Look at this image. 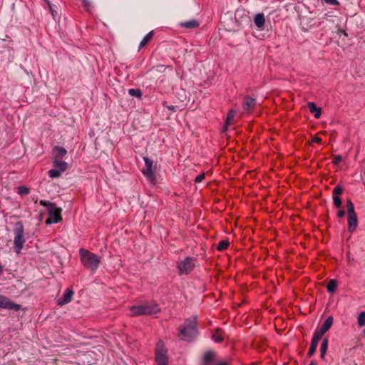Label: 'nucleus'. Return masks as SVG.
I'll return each instance as SVG.
<instances>
[{
    "mask_svg": "<svg viewBox=\"0 0 365 365\" xmlns=\"http://www.w3.org/2000/svg\"><path fill=\"white\" fill-rule=\"evenodd\" d=\"M79 257L83 267L91 272L96 271L101 262V257L84 248L79 250Z\"/></svg>",
    "mask_w": 365,
    "mask_h": 365,
    "instance_id": "f257e3e1",
    "label": "nucleus"
},
{
    "mask_svg": "<svg viewBox=\"0 0 365 365\" xmlns=\"http://www.w3.org/2000/svg\"><path fill=\"white\" fill-rule=\"evenodd\" d=\"M130 315L136 317L140 315H151L160 311L159 306L155 303H146L138 306H133L129 308Z\"/></svg>",
    "mask_w": 365,
    "mask_h": 365,
    "instance_id": "f03ea898",
    "label": "nucleus"
},
{
    "mask_svg": "<svg viewBox=\"0 0 365 365\" xmlns=\"http://www.w3.org/2000/svg\"><path fill=\"white\" fill-rule=\"evenodd\" d=\"M197 333L196 319H187L180 328L179 336L182 340L190 341Z\"/></svg>",
    "mask_w": 365,
    "mask_h": 365,
    "instance_id": "7ed1b4c3",
    "label": "nucleus"
},
{
    "mask_svg": "<svg viewBox=\"0 0 365 365\" xmlns=\"http://www.w3.org/2000/svg\"><path fill=\"white\" fill-rule=\"evenodd\" d=\"M155 361L157 365H168V351L163 340L157 342L155 349Z\"/></svg>",
    "mask_w": 365,
    "mask_h": 365,
    "instance_id": "20e7f679",
    "label": "nucleus"
},
{
    "mask_svg": "<svg viewBox=\"0 0 365 365\" xmlns=\"http://www.w3.org/2000/svg\"><path fill=\"white\" fill-rule=\"evenodd\" d=\"M14 249L16 254H20L25 243L24 237V229L22 223L18 222L16 223L14 230Z\"/></svg>",
    "mask_w": 365,
    "mask_h": 365,
    "instance_id": "39448f33",
    "label": "nucleus"
},
{
    "mask_svg": "<svg viewBox=\"0 0 365 365\" xmlns=\"http://www.w3.org/2000/svg\"><path fill=\"white\" fill-rule=\"evenodd\" d=\"M195 258L187 257L177 262L178 272L180 275L188 274L195 267Z\"/></svg>",
    "mask_w": 365,
    "mask_h": 365,
    "instance_id": "423d86ee",
    "label": "nucleus"
},
{
    "mask_svg": "<svg viewBox=\"0 0 365 365\" xmlns=\"http://www.w3.org/2000/svg\"><path fill=\"white\" fill-rule=\"evenodd\" d=\"M143 160L145 161V166L143 169V173L150 182L154 183L155 182L156 177L153 170V160L148 157H144Z\"/></svg>",
    "mask_w": 365,
    "mask_h": 365,
    "instance_id": "0eeeda50",
    "label": "nucleus"
},
{
    "mask_svg": "<svg viewBox=\"0 0 365 365\" xmlns=\"http://www.w3.org/2000/svg\"><path fill=\"white\" fill-rule=\"evenodd\" d=\"M61 208L52 207L48 210V217L46 220V224L58 223L62 220Z\"/></svg>",
    "mask_w": 365,
    "mask_h": 365,
    "instance_id": "6e6552de",
    "label": "nucleus"
},
{
    "mask_svg": "<svg viewBox=\"0 0 365 365\" xmlns=\"http://www.w3.org/2000/svg\"><path fill=\"white\" fill-rule=\"evenodd\" d=\"M0 308L17 312L21 309V305L13 302L6 296L0 295Z\"/></svg>",
    "mask_w": 365,
    "mask_h": 365,
    "instance_id": "1a4fd4ad",
    "label": "nucleus"
},
{
    "mask_svg": "<svg viewBox=\"0 0 365 365\" xmlns=\"http://www.w3.org/2000/svg\"><path fill=\"white\" fill-rule=\"evenodd\" d=\"M73 294L74 292L72 288H68L63 296L57 300L58 305L63 306L69 303L73 299Z\"/></svg>",
    "mask_w": 365,
    "mask_h": 365,
    "instance_id": "9d476101",
    "label": "nucleus"
},
{
    "mask_svg": "<svg viewBox=\"0 0 365 365\" xmlns=\"http://www.w3.org/2000/svg\"><path fill=\"white\" fill-rule=\"evenodd\" d=\"M216 354L213 351H207L204 354L202 365H217Z\"/></svg>",
    "mask_w": 365,
    "mask_h": 365,
    "instance_id": "9b49d317",
    "label": "nucleus"
},
{
    "mask_svg": "<svg viewBox=\"0 0 365 365\" xmlns=\"http://www.w3.org/2000/svg\"><path fill=\"white\" fill-rule=\"evenodd\" d=\"M256 106L255 99L247 96L245 98V100L242 103V108L247 113H251Z\"/></svg>",
    "mask_w": 365,
    "mask_h": 365,
    "instance_id": "f8f14e48",
    "label": "nucleus"
},
{
    "mask_svg": "<svg viewBox=\"0 0 365 365\" xmlns=\"http://www.w3.org/2000/svg\"><path fill=\"white\" fill-rule=\"evenodd\" d=\"M357 216L356 213L348 215V229L349 232H353L357 226Z\"/></svg>",
    "mask_w": 365,
    "mask_h": 365,
    "instance_id": "ddd939ff",
    "label": "nucleus"
},
{
    "mask_svg": "<svg viewBox=\"0 0 365 365\" xmlns=\"http://www.w3.org/2000/svg\"><path fill=\"white\" fill-rule=\"evenodd\" d=\"M334 319L332 317H329L321 327L318 328L317 330L322 334H324L331 327Z\"/></svg>",
    "mask_w": 365,
    "mask_h": 365,
    "instance_id": "4468645a",
    "label": "nucleus"
},
{
    "mask_svg": "<svg viewBox=\"0 0 365 365\" xmlns=\"http://www.w3.org/2000/svg\"><path fill=\"white\" fill-rule=\"evenodd\" d=\"M309 111L314 114L315 118H319L322 114V110L320 108L317 107L316 104L313 102H309L307 103Z\"/></svg>",
    "mask_w": 365,
    "mask_h": 365,
    "instance_id": "2eb2a0df",
    "label": "nucleus"
},
{
    "mask_svg": "<svg viewBox=\"0 0 365 365\" xmlns=\"http://www.w3.org/2000/svg\"><path fill=\"white\" fill-rule=\"evenodd\" d=\"M53 164L55 168L60 170L63 173L67 169L68 165L61 159L53 158Z\"/></svg>",
    "mask_w": 365,
    "mask_h": 365,
    "instance_id": "dca6fc26",
    "label": "nucleus"
},
{
    "mask_svg": "<svg viewBox=\"0 0 365 365\" xmlns=\"http://www.w3.org/2000/svg\"><path fill=\"white\" fill-rule=\"evenodd\" d=\"M53 150L54 156L53 158L62 159L67 154V150L63 147L55 146Z\"/></svg>",
    "mask_w": 365,
    "mask_h": 365,
    "instance_id": "f3484780",
    "label": "nucleus"
},
{
    "mask_svg": "<svg viewBox=\"0 0 365 365\" xmlns=\"http://www.w3.org/2000/svg\"><path fill=\"white\" fill-rule=\"evenodd\" d=\"M255 24L259 29H263L265 24V18L263 14H258L255 17Z\"/></svg>",
    "mask_w": 365,
    "mask_h": 365,
    "instance_id": "a211bd4d",
    "label": "nucleus"
},
{
    "mask_svg": "<svg viewBox=\"0 0 365 365\" xmlns=\"http://www.w3.org/2000/svg\"><path fill=\"white\" fill-rule=\"evenodd\" d=\"M154 36V31H150L141 41L139 45V50L145 47L146 45H148L150 41L152 40L153 37Z\"/></svg>",
    "mask_w": 365,
    "mask_h": 365,
    "instance_id": "6ab92c4d",
    "label": "nucleus"
},
{
    "mask_svg": "<svg viewBox=\"0 0 365 365\" xmlns=\"http://www.w3.org/2000/svg\"><path fill=\"white\" fill-rule=\"evenodd\" d=\"M180 26L183 28L192 29L197 28L200 26V24L196 20H190L187 21L182 22Z\"/></svg>",
    "mask_w": 365,
    "mask_h": 365,
    "instance_id": "aec40b11",
    "label": "nucleus"
},
{
    "mask_svg": "<svg viewBox=\"0 0 365 365\" xmlns=\"http://www.w3.org/2000/svg\"><path fill=\"white\" fill-rule=\"evenodd\" d=\"M212 338L215 342H222L224 340L222 331L220 329H216L215 333L212 336Z\"/></svg>",
    "mask_w": 365,
    "mask_h": 365,
    "instance_id": "412c9836",
    "label": "nucleus"
},
{
    "mask_svg": "<svg viewBox=\"0 0 365 365\" xmlns=\"http://www.w3.org/2000/svg\"><path fill=\"white\" fill-rule=\"evenodd\" d=\"M327 348H328V339H324L321 344V347H320V356L322 359H324V356H325V354H326V352L327 351Z\"/></svg>",
    "mask_w": 365,
    "mask_h": 365,
    "instance_id": "4be33fe9",
    "label": "nucleus"
},
{
    "mask_svg": "<svg viewBox=\"0 0 365 365\" xmlns=\"http://www.w3.org/2000/svg\"><path fill=\"white\" fill-rule=\"evenodd\" d=\"M235 116V110H230L227 115L226 124L227 125H231L234 123V118Z\"/></svg>",
    "mask_w": 365,
    "mask_h": 365,
    "instance_id": "5701e85b",
    "label": "nucleus"
},
{
    "mask_svg": "<svg viewBox=\"0 0 365 365\" xmlns=\"http://www.w3.org/2000/svg\"><path fill=\"white\" fill-rule=\"evenodd\" d=\"M230 242L227 240H221L217 246V249L219 251H223L228 248Z\"/></svg>",
    "mask_w": 365,
    "mask_h": 365,
    "instance_id": "b1692460",
    "label": "nucleus"
},
{
    "mask_svg": "<svg viewBox=\"0 0 365 365\" xmlns=\"http://www.w3.org/2000/svg\"><path fill=\"white\" fill-rule=\"evenodd\" d=\"M337 287L336 281L334 279L330 280L327 284V291L329 292H333L335 291L336 288Z\"/></svg>",
    "mask_w": 365,
    "mask_h": 365,
    "instance_id": "393cba45",
    "label": "nucleus"
},
{
    "mask_svg": "<svg viewBox=\"0 0 365 365\" xmlns=\"http://www.w3.org/2000/svg\"><path fill=\"white\" fill-rule=\"evenodd\" d=\"M62 173L60 170L54 168L48 171V175L51 178H58Z\"/></svg>",
    "mask_w": 365,
    "mask_h": 365,
    "instance_id": "a878e982",
    "label": "nucleus"
},
{
    "mask_svg": "<svg viewBox=\"0 0 365 365\" xmlns=\"http://www.w3.org/2000/svg\"><path fill=\"white\" fill-rule=\"evenodd\" d=\"M323 335H324L323 334H322L320 331H319L317 329L314 334L312 342L315 343L316 344L318 345V342H319V339L323 336Z\"/></svg>",
    "mask_w": 365,
    "mask_h": 365,
    "instance_id": "bb28decb",
    "label": "nucleus"
},
{
    "mask_svg": "<svg viewBox=\"0 0 365 365\" xmlns=\"http://www.w3.org/2000/svg\"><path fill=\"white\" fill-rule=\"evenodd\" d=\"M128 93L131 96H135V97H137L138 98H140L141 96H142V92L139 89L130 88V89L128 90Z\"/></svg>",
    "mask_w": 365,
    "mask_h": 365,
    "instance_id": "cd10ccee",
    "label": "nucleus"
},
{
    "mask_svg": "<svg viewBox=\"0 0 365 365\" xmlns=\"http://www.w3.org/2000/svg\"><path fill=\"white\" fill-rule=\"evenodd\" d=\"M346 208H347V214H354V204L350 200H347L346 201Z\"/></svg>",
    "mask_w": 365,
    "mask_h": 365,
    "instance_id": "c85d7f7f",
    "label": "nucleus"
},
{
    "mask_svg": "<svg viewBox=\"0 0 365 365\" xmlns=\"http://www.w3.org/2000/svg\"><path fill=\"white\" fill-rule=\"evenodd\" d=\"M358 324L359 327L365 325V312H362L358 317Z\"/></svg>",
    "mask_w": 365,
    "mask_h": 365,
    "instance_id": "c756f323",
    "label": "nucleus"
},
{
    "mask_svg": "<svg viewBox=\"0 0 365 365\" xmlns=\"http://www.w3.org/2000/svg\"><path fill=\"white\" fill-rule=\"evenodd\" d=\"M18 193L21 195H26L29 193V189L25 186H19L18 187Z\"/></svg>",
    "mask_w": 365,
    "mask_h": 365,
    "instance_id": "7c9ffc66",
    "label": "nucleus"
},
{
    "mask_svg": "<svg viewBox=\"0 0 365 365\" xmlns=\"http://www.w3.org/2000/svg\"><path fill=\"white\" fill-rule=\"evenodd\" d=\"M343 192V188L340 185L336 186L332 192L333 196L340 195Z\"/></svg>",
    "mask_w": 365,
    "mask_h": 365,
    "instance_id": "2f4dec72",
    "label": "nucleus"
},
{
    "mask_svg": "<svg viewBox=\"0 0 365 365\" xmlns=\"http://www.w3.org/2000/svg\"><path fill=\"white\" fill-rule=\"evenodd\" d=\"M317 347V344H316L315 343H312V342L311 343L309 350L307 353L308 356L310 357L315 353Z\"/></svg>",
    "mask_w": 365,
    "mask_h": 365,
    "instance_id": "473e14b6",
    "label": "nucleus"
},
{
    "mask_svg": "<svg viewBox=\"0 0 365 365\" xmlns=\"http://www.w3.org/2000/svg\"><path fill=\"white\" fill-rule=\"evenodd\" d=\"M334 205L336 207H340L341 205V200L338 196H333Z\"/></svg>",
    "mask_w": 365,
    "mask_h": 365,
    "instance_id": "72a5a7b5",
    "label": "nucleus"
},
{
    "mask_svg": "<svg viewBox=\"0 0 365 365\" xmlns=\"http://www.w3.org/2000/svg\"><path fill=\"white\" fill-rule=\"evenodd\" d=\"M205 173H202L195 178V182L196 183L201 182L205 179Z\"/></svg>",
    "mask_w": 365,
    "mask_h": 365,
    "instance_id": "f704fd0d",
    "label": "nucleus"
},
{
    "mask_svg": "<svg viewBox=\"0 0 365 365\" xmlns=\"http://www.w3.org/2000/svg\"><path fill=\"white\" fill-rule=\"evenodd\" d=\"M82 5L86 9V11H89L90 2L88 0H83Z\"/></svg>",
    "mask_w": 365,
    "mask_h": 365,
    "instance_id": "c9c22d12",
    "label": "nucleus"
},
{
    "mask_svg": "<svg viewBox=\"0 0 365 365\" xmlns=\"http://www.w3.org/2000/svg\"><path fill=\"white\" fill-rule=\"evenodd\" d=\"M40 205H42V206H44V207H48V206L54 207L53 204L50 203L49 202L46 201V200H41L40 201Z\"/></svg>",
    "mask_w": 365,
    "mask_h": 365,
    "instance_id": "e433bc0d",
    "label": "nucleus"
},
{
    "mask_svg": "<svg viewBox=\"0 0 365 365\" xmlns=\"http://www.w3.org/2000/svg\"><path fill=\"white\" fill-rule=\"evenodd\" d=\"M324 1L330 5L338 6L339 4V2L337 0H324Z\"/></svg>",
    "mask_w": 365,
    "mask_h": 365,
    "instance_id": "4c0bfd02",
    "label": "nucleus"
},
{
    "mask_svg": "<svg viewBox=\"0 0 365 365\" xmlns=\"http://www.w3.org/2000/svg\"><path fill=\"white\" fill-rule=\"evenodd\" d=\"M341 160H342V158L341 155H336L333 160V163L338 164L340 162H341Z\"/></svg>",
    "mask_w": 365,
    "mask_h": 365,
    "instance_id": "58836bf2",
    "label": "nucleus"
},
{
    "mask_svg": "<svg viewBox=\"0 0 365 365\" xmlns=\"http://www.w3.org/2000/svg\"><path fill=\"white\" fill-rule=\"evenodd\" d=\"M322 141V138L318 137L317 135L314 136V138H312V142H314V143L321 144Z\"/></svg>",
    "mask_w": 365,
    "mask_h": 365,
    "instance_id": "ea45409f",
    "label": "nucleus"
},
{
    "mask_svg": "<svg viewBox=\"0 0 365 365\" xmlns=\"http://www.w3.org/2000/svg\"><path fill=\"white\" fill-rule=\"evenodd\" d=\"M345 215V212L344 210H339L338 212H337V216L339 217H343Z\"/></svg>",
    "mask_w": 365,
    "mask_h": 365,
    "instance_id": "a19ab883",
    "label": "nucleus"
},
{
    "mask_svg": "<svg viewBox=\"0 0 365 365\" xmlns=\"http://www.w3.org/2000/svg\"><path fill=\"white\" fill-rule=\"evenodd\" d=\"M217 365H230L227 361H218Z\"/></svg>",
    "mask_w": 365,
    "mask_h": 365,
    "instance_id": "79ce46f5",
    "label": "nucleus"
},
{
    "mask_svg": "<svg viewBox=\"0 0 365 365\" xmlns=\"http://www.w3.org/2000/svg\"><path fill=\"white\" fill-rule=\"evenodd\" d=\"M309 365H317V363L316 361H312L310 362Z\"/></svg>",
    "mask_w": 365,
    "mask_h": 365,
    "instance_id": "37998d69",
    "label": "nucleus"
},
{
    "mask_svg": "<svg viewBox=\"0 0 365 365\" xmlns=\"http://www.w3.org/2000/svg\"><path fill=\"white\" fill-rule=\"evenodd\" d=\"M2 272V267L0 265V274Z\"/></svg>",
    "mask_w": 365,
    "mask_h": 365,
    "instance_id": "c03bdc74",
    "label": "nucleus"
},
{
    "mask_svg": "<svg viewBox=\"0 0 365 365\" xmlns=\"http://www.w3.org/2000/svg\"><path fill=\"white\" fill-rule=\"evenodd\" d=\"M363 333L365 335V329L363 330Z\"/></svg>",
    "mask_w": 365,
    "mask_h": 365,
    "instance_id": "a18cd8bd",
    "label": "nucleus"
}]
</instances>
